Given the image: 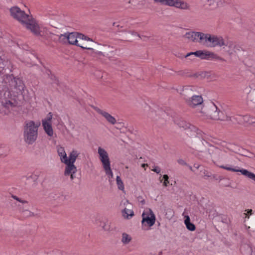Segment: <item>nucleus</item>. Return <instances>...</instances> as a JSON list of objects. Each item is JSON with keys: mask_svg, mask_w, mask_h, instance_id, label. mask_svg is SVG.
Masks as SVG:
<instances>
[{"mask_svg": "<svg viewBox=\"0 0 255 255\" xmlns=\"http://www.w3.org/2000/svg\"><path fill=\"white\" fill-rule=\"evenodd\" d=\"M200 136L198 139L193 140L194 146L196 150L199 152H204L205 148H207V152L212 159L213 162L220 168L233 172H239L238 167L229 164H223L227 161V154L225 150L209 143L204 139L205 133L202 131L197 133Z\"/></svg>", "mask_w": 255, "mask_h": 255, "instance_id": "1", "label": "nucleus"}, {"mask_svg": "<svg viewBox=\"0 0 255 255\" xmlns=\"http://www.w3.org/2000/svg\"><path fill=\"white\" fill-rule=\"evenodd\" d=\"M10 15L14 19L22 24L27 29L35 35H40V30L37 21L31 15L25 13L18 6H13L10 8Z\"/></svg>", "mask_w": 255, "mask_h": 255, "instance_id": "2", "label": "nucleus"}, {"mask_svg": "<svg viewBox=\"0 0 255 255\" xmlns=\"http://www.w3.org/2000/svg\"><path fill=\"white\" fill-rule=\"evenodd\" d=\"M40 123L36 124L33 121L25 122L23 127V139L28 144H32L38 136V129Z\"/></svg>", "mask_w": 255, "mask_h": 255, "instance_id": "3", "label": "nucleus"}, {"mask_svg": "<svg viewBox=\"0 0 255 255\" xmlns=\"http://www.w3.org/2000/svg\"><path fill=\"white\" fill-rule=\"evenodd\" d=\"M200 113L214 120L232 121L231 117L226 116L214 103L208 107L202 108Z\"/></svg>", "mask_w": 255, "mask_h": 255, "instance_id": "4", "label": "nucleus"}, {"mask_svg": "<svg viewBox=\"0 0 255 255\" xmlns=\"http://www.w3.org/2000/svg\"><path fill=\"white\" fill-rule=\"evenodd\" d=\"M201 44L207 46L214 47L217 46H222L225 45L222 37H218L209 33H204L203 41Z\"/></svg>", "mask_w": 255, "mask_h": 255, "instance_id": "5", "label": "nucleus"}, {"mask_svg": "<svg viewBox=\"0 0 255 255\" xmlns=\"http://www.w3.org/2000/svg\"><path fill=\"white\" fill-rule=\"evenodd\" d=\"M197 56L198 57H200L202 59H207V60H211V59H218L221 61H224V60L218 56L217 55L214 54L213 52H210L208 51H202L198 50L195 52H191L188 53L186 55L184 56V57L187 58L190 56Z\"/></svg>", "mask_w": 255, "mask_h": 255, "instance_id": "6", "label": "nucleus"}, {"mask_svg": "<svg viewBox=\"0 0 255 255\" xmlns=\"http://www.w3.org/2000/svg\"><path fill=\"white\" fill-rule=\"evenodd\" d=\"M90 40L88 39H81L83 40V41H80V43H79V46L82 49L90 50L92 51L91 53L92 55L94 57H96L97 58H100L101 56H105V55L101 51L99 52H94L93 47L94 45H95L96 43L90 38Z\"/></svg>", "mask_w": 255, "mask_h": 255, "instance_id": "7", "label": "nucleus"}, {"mask_svg": "<svg viewBox=\"0 0 255 255\" xmlns=\"http://www.w3.org/2000/svg\"><path fill=\"white\" fill-rule=\"evenodd\" d=\"M68 43L71 45H79L78 40L81 39H88L90 40V38L86 35H85L84 34L76 32H73L69 33L68 32Z\"/></svg>", "mask_w": 255, "mask_h": 255, "instance_id": "8", "label": "nucleus"}, {"mask_svg": "<svg viewBox=\"0 0 255 255\" xmlns=\"http://www.w3.org/2000/svg\"><path fill=\"white\" fill-rule=\"evenodd\" d=\"M204 33L200 32L190 31L186 32L184 37L193 42H198L201 44L203 41Z\"/></svg>", "mask_w": 255, "mask_h": 255, "instance_id": "9", "label": "nucleus"}, {"mask_svg": "<svg viewBox=\"0 0 255 255\" xmlns=\"http://www.w3.org/2000/svg\"><path fill=\"white\" fill-rule=\"evenodd\" d=\"M177 125L180 128H182L184 129H191V131H193L194 132H196V134L193 140L194 139H198V136H200L197 133L199 132L201 130L197 129L194 126L191 125L189 123H187L186 121L180 120L177 122Z\"/></svg>", "mask_w": 255, "mask_h": 255, "instance_id": "10", "label": "nucleus"}, {"mask_svg": "<svg viewBox=\"0 0 255 255\" xmlns=\"http://www.w3.org/2000/svg\"><path fill=\"white\" fill-rule=\"evenodd\" d=\"M142 224L146 222L149 227L153 226L155 222V216L153 212L150 209L149 213L143 212L142 214Z\"/></svg>", "mask_w": 255, "mask_h": 255, "instance_id": "11", "label": "nucleus"}, {"mask_svg": "<svg viewBox=\"0 0 255 255\" xmlns=\"http://www.w3.org/2000/svg\"><path fill=\"white\" fill-rule=\"evenodd\" d=\"M100 159L102 163L103 167L110 165V160L107 152L103 148L99 147L98 149Z\"/></svg>", "mask_w": 255, "mask_h": 255, "instance_id": "12", "label": "nucleus"}, {"mask_svg": "<svg viewBox=\"0 0 255 255\" xmlns=\"http://www.w3.org/2000/svg\"><path fill=\"white\" fill-rule=\"evenodd\" d=\"M203 102L201 96L193 95L190 99H188L186 103L190 107L194 108L198 105H201Z\"/></svg>", "mask_w": 255, "mask_h": 255, "instance_id": "13", "label": "nucleus"}, {"mask_svg": "<svg viewBox=\"0 0 255 255\" xmlns=\"http://www.w3.org/2000/svg\"><path fill=\"white\" fill-rule=\"evenodd\" d=\"M195 88L191 86H186L183 87L182 91L180 93L185 99L186 102L188 99H190L193 95Z\"/></svg>", "mask_w": 255, "mask_h": 255, "instance_id": "14", "label": "nucleus"}, {"mask_svg": "<svg viewBox=\"0 0 255 255\" xmlns=\"http://www.w3.org/2000/svg\"><path fill=\"white\" fill-rule=\"evenodd\" d=\"M95 110L98 114L104 117L109 123L112 125H115L117 121L116 119L108 112L104 111L98 108H96Z\"/></svg>", "mask_w": 255, "mask_h": 255, "instance_id": "15", "label": "nucleus"}, {"mask_svg": "<svg viewBox=\"0 0 255 255\" xmlns=\"http://www.w3.org/2000/svg\"><path fill=\"white\" fill-rule=\"evenodd\" d=\"M77 171V167L74 164L68 163L66 164L64 175L65 176H69V174L76 173Z\"/></svg>", "mask_w": 255, "mask_h": 255, "instance_id": "16", "label": "nucleus"}, {"mask_svg": "<svg viewBox=\"0 0 255 255\" xmlns=\"http://www.w3.org/2000/svg\"><path fill=\"white\" fill-rule=\"evenodd\" d=\"M42 126L47 135L50 136H52L53 134V130L52 128L51 123L48 121H44V120H42Z\"/></svg>", "mask_w": 255, "mask_h": 255, "instance_id": "17", "label": "nucleus"}, {"mask_svg": "<svg viewBox=\"0 0 255 255\" xmlns=\"http://www.w3.org/2000/svg\"><path fill=\"white\" fill-rule=\"evenodd\" d=\"M174 7L183 10L189 9L190 8L189 4L182 0H176Z\"/></svg>", "mask_w": 255, "mask_h": 255, "instance_id": "18", "label": "nucleus"}, {"mask_svg": "<svg viewBox=\"0 0 255 255\" xmlns=\"http://www.w3.org/2000/svg\"><path fill=\"white\" fill-rule=\"evenodd\" d=\"M184 223L187 229L190 231H194L196 229L195 225L190 222V219L189 216H185Z\"/></svg>", "mask_w": 255, "mask_h": 255, "instance_id": "19", "label": "nucleus"}, {"mask_svg": "<svg viewBox=\"0 0 255 255\" xmlns=\"http://www.w3.org/2000/svg\"><path fill=\"white\" fill-rule=\"evenodd\" d=\"M255 121V117H251L250 115L244 116L242 118V122L243 123L250 125H254Z\"/></svg>", "mask_w": 255, "mask_h": 255, "instance_id": "20", "label": "nucleus"}, {"mask_svg": "<svg viewBox=\"0 0 255 255\" xmlns=\"http://www.w3.org/2000/svg\"><path fill=\"white\" fill-rule=\"evenodd\" d=\"M79 154V153L77 152V151L74 150H72L69 154L68 163L74 164V163Z\"/></svg>", "mask_w": 255, "mask_h": 255, "instance_id": "21", "label": "nucleus"}, {"mask_svg": "<svg viewBox=\"0 0 255 255\" xmlns=\"http://www.w3.org/2000/svg\"><path fill=\"white\" fill-rule=\"evenodd\" d=\"M240 173L255 182V174L253 173L249 172L247 170L244 169H240Z\"/></svg>", "mask_w": 255, "mask_h": 255, "instance_id": "22", "label": "nucleus"}, {"mask_svg": "<svg viewBox=\"0 0 255 255\" xmlns=\"http://www.w3.org/2000/svg\"><path fill=\"white\" fill-rule=\"evenodd\" d=\"M207 3L212 8H216L222 4V0H207Z\"/></svg>", "mask_w": 255, "mask_h": 255, "instance_id": "23", "label": "nucleus"}, {"mask_svg": "<svg viewBox=\"0 0 255 255\" xmlns=\"http://www.w3.org/2000/svg\"><path fill=\"white\" fill-rule=\"evenodd\" d=\"M123 216L127 219H128L129 217H132L134 215L133 211L129 209L125 208L122 210Z\"/></svg>", "mask_w": 255, "mask_h": 255, "instance_id": "24", "label": "nucleus"}, {"mask_svg": "<svg viewBox=\"0 0 255 255\" xmlns=\"http://www.w3.org/2000/svg\"><path fill=\"white\" fill-rule=\"evenodd\" d=\"M103 168L105 171L106 174L109 178V180H110V179L113 178L114 176L112 170L111 168V164L103 167Z\"/></svg>", "mask_w": 255, "mask_h": 255, "instance_id": "25", "label": "nucleus"}, {"mask_svg": "<svg viewBox=\"0 0 255 255\" xmlns=\"http://www.w3.org/2000/svg\"><path fill=\"white\" fill-rule=\"evenodd\" d=\"M131 240V238L128 234L124 233L122 234V242L124 244H128Z\"/></svg>", "mask_w": 255, "mask_h": 255, "instance_id": "26", "label": "nucleus"}, {"mask_svg": "<svg viewBox=\"0 0 255 255\" xmlns=\"http://www.w3.org/2000/svg\"><path fill=\"white\" fill-rule=\"evenodd\" d=\"M100 226L106 231H110L111 230L110 225L108 224V221H101Z\"/></svg>", "mask_w": 255, "mask_h": 255, "instance_id": "27", "label": "nucleus"}, {"mask_svg": "<svg viewBox=\"0 0 255 255\" xmlns=\"http://www.w3.org/2000/svg\"><path fill=\"white\" fill-rule=\"evenodd\" d=\"M1 103L2 105L5 108H9L10 107L13 106V104L11 101L6 99L2 100Z\"/></svg>", "mask_w": 255, "mask_h": 255, "instance_id": "28", "label": "nucleus"}, {"mask_svg": "<svg viewBox=\"0 0 255 255\" xmlns=\"http://www.w3.org/2000/svg\"><path fill=\"white\" fill-rule=\"evenodd\" d=\"M68 32L65 33L64 34H61L59 36V41L60 42L63 43H66L68 42Z\"/></svg>", "mask_w": 255, "mask_h": 255, "instance_id": "29", "label": "nucleus"}, {"mask_svg": "<svg viewBox=\"0 0 255 255\" xmlns=\"http://www.w3.org/2000/svg\"><path fill=\"white\" fill-rule=\"evenodd\" d=\"M116 182L119 189L123 191L124 190V185L123 182L119 176H117Z\"/></svg>", "mask_w": 255, "mask_h": 255, "instance_id": "30", "label": "nucleus"}, {"mask_svg": "<svg viewBox=\"0 0 255 255\" xmlns=\"http://www.w3.org/2000/svg\"><path fill=\"white\" fill-rule=\"evenodd\" d=\"M245 212H246L243 213L242 215V217L243 218L244 220V222H245L249 219L250 215L252 214V210H246Z\"/></svg>", "mask_w": 255, "mask_h": 255, "instance_id": "31", "label": "nucleus"}, {"mask_svg": "<svg viewBox=\"0 0 255 255\" xmlns=\"http://www.w3.org/2000/svg\"><path fill=\"white\" fill-rule=\"evenodd\" d=\"M57 151L58 152V154L59 156H61L62 155H64V153H66L64 147H61V146H57Z\"/></svg>", "mask_w": 255, "mask_h": 255, "instance_id": "32", "label": "nucleus"}, {"mask_svg": "<svg viewBox=\"0 0 255 255\" xmlns=\"http://www.w3.org/2000/svg\"><path fill=\"white\" fill-rule=\"evenodd\" d=\"M60 157V160L62 162L65 163V164L68 163V158L67 156L66 153H64V155H62Z\"/></svg>", "mask_w": 255, "mask_h": 255, "instance_id": "33", "label": "nucleus"}, {"mask_svg": "<svg viewBox=\"0 0 255 255\" xmlns=\"http://www.w3.org/2000/svg\"><path fill=\"white\" fill-rule=\"evenodd\" d=\"M176 2V0H165V5L170 6H174Z\"/></svg>", "mask_w": 255, "mask_h": 255, "instance_id": "34", "label": "nucleus"}, {"mask_svg": "<svg viewBox=\"0 0 255 255\" xmlns=\"http://www.w3.org/2000/svg\"><path fill=\"white\" fill-rule=\"evenodd\" d=\"M163 178L164 180V181L163 182V185L165 187H167L168 186V184H169V177L168 175L164 174L163 176Z\"/></svg>", "mask_w": 255, "mask_h": 255, "instance_id": "35", "label": "nucleus"}, {"mask_svg": "<svg viewBox=\"0 0 255 255\" xmlns=\"http://www.w3.org/2000/svg\"><path fill=\"white\" fill-rule=\"evenodd\" d=\"M17 81H18L19 82V83H20V82H21V81L19 79H17L16 80L15 78L13 79V82L15 83V84L14 85V86L15 88H18V89L19 90H21V89H20V87H21V89H23L22 86H20V85L18 86L17 85ZM12 83H13L12 80Z\"/></svg>", "mask_w": 255, "mask_h": 255, "instance_id": "36", "label": "nucleus"}, {"mask_svg": "<svg viewBox=\"0 0 255 255\" xmlns=\"http://www.w3.org/2000/svg\"><path fill=\"white\" fill-rule=\"evenodd\" d=\"M23 213L24 216L27 217L33 216L34 215V214L32 212L27 210L23 211Z\"/></svg>", "mask_w": 255, "mask_h": 255, "instance_id": "37", "label": "nucleus"}, {"mask_svg": "<svg viewBox=\"0 0 255 255\" xmlns=\"http://www.w3.org/2000/svg\"><path fill=\"white\" fill-rule=\"evenodd\" d=\"M203 174L205 177H211L212 176V174L211 172H208L207 170H204Z\"/></svg>", "mask_w": 255, "mask_h": 255, "instance_id": "38", "label": "nucleus"}, {"mask_svg": "<svg viewBox=\"0 0 255 255\" xmlns=\"http://www.w3.org/2000/svg\"><path fill=\"white\" fill-rule=\"evenodd\" d=\"M152 170L157 174H159L161 171V169L160 167H159L158 166H154L153 169H152Z\"/></svg>", "mask_w": 255, "mask_h": 255, "instance_id": "39", "label": "nucleus"}, {"mask_svg": "<svg viewBox=\"0 0 255 255\" xmlns=\"http://www.w3.org/2000/svg\"><path fill=\"white\" fill-rule=\"evenodd\" d=\"M52 118V114L51 113H49L47 115V120H45L44 121H48V122H50L51 123Z\"/></svg>", "mask_w": 255, "mask_h": 255, "instance_id": "40", "label": "nucleus"}, {"mask_svg": "<svg viewBox=\"0 0 255 255\" xmlns=\"http://www.w3.org/2000/svg\"><path fill=\"white\" fill-rule=\"evenodd\" d=\"M114 64L115 65H118L119 66H121V65H122V62L118 59L114 60Z\"/></svg>", "mask_w": 255, "mask_h": 255, "instance_id": "41", "label": "nucleus"}, {"mask_svg": "<svg viewBox=\"0 0 255 255\" xmlns=\"http://www.w3.org/2000/svg\"><path fill=\"white\" fill-rule=\"evenodd\" d=\"M128 32L132 35H137L139 37L141 38L140 35L134 31H129Z\"/></svg>", "mask_w": 255, "mask_h": 255, "instance_id": "42", "label": "nucleus"}, {"mask_svg": "<svg viewBox=\"0 0 255 255\" xmlns=\"http://www.w3.org/2000/svg\"><path fill=\"white\" fill-rule=\"evenodd\" d=\"M155 2H160L162 4L165 5V0H154Z\"/></svg>", "mask_w": 255, "mask_h": 255, "instance_id": "43", "label": "nucleus"}, {"mask_svg": "<svg viewBox=\"0 0 255 255\" xmlns=\"http://www.w3.org/2000/svg\"><path fill=\"white\" fill-rule=\"evenodd\" d=\"M214 179L217 180L218 179L221 180V179L220 178L219 176H218L217 175L215 174H212V177Z\"/></svg>", "mask_w": 255, "mask_h": 255, "instance_id": "44", "label": "nucleus"}, {"mask_svg": "<svg viewBox=\"0 0 255 255\" xmlns=\"http://www.w3.org/2000/svg\"><path fill=\"white\" fill-rule=\"evenodd\" d=\"M178 163L182 165H187V164L185 162L184 160H183L182 159H180V160H178Z\"/></svg>", "mask_w": 255, "mask_h": 255, "instance_id": "45", "label": "nucleus"}, {"mask_svg": "<svg viewBox=\"0 0 255 255\" xmlns=\"http://www.w3.org/2000/svg\"><path fill=\"white\" fill-rule=\"evenodd\" d=\"M11 197H12V198L13 199H14L15 200H16V201H17L18 202L20 201V199L19 198H18V197H17L16 196H15V195H12Z\"/></svg>", "mask_w": 255, "mask_h": 255, "instance_id": "46", "label": "nucleus"}, {"mask_svg": "<svg viewBox=\"0 0 255 255\" xmlns=\"http://www.w3.org/2000/svg\"><path fill=\"white\" fill-rule=\"evenodd\" d=\"M75 173H72V174H69V176H70L71 180H72V181L74 179V178H75Z\"/></svg>", "mask_w": 255, "mask_h": 255, "instance_id": "47", "label": "nucleus"}, {"mask_svg": "<svg viewBox=\"0 0 255 255\" xmlns=\"http://www.w3.org/2000/svg\"><path fill=\"white\" fill-rule=\"evenodd\" d=\"M194 167L196 168V169H199L200 165L198 164L195 163L193 165Z\"/></svg>", "mask_w": 255, "mask_h": 255, "instance_id": "48", "label": "nucleus"}, {"mask_svg": "<svg viewBox=\"0 0 255 255\" xmlns=\"http://www.w3.org/2000/svg\"><path fill=\"white\" fill-rule=\"evenodd\" d=\"M19 202H21V203H23V204H24V203H28V202H27V201H26V200H22V199H20V201H19Z\"/></svg>", "mask_w": 255, "mask_h": 255, "instance_id": "49", "label": "nucleus"}, {"mask_svg": "<svg viewBox=\"0 0 255 255\" xmlns=\"http://www.w3.org/2000/svg\"><path fill=\"white\" fill-rule=\"evenodd\" d=\"M109 60H110L112 62H113V63L114 62V59L112 57H109Z\"/></svg>", "mask_w": 255, "mask_h": 255, "instance_id": "50", "label": "nucleus"}, {"mask_svg": "<svg viewBox=\"0 0 255 255\" xmlns=\"http://www.w3.org/2000/svg\"><path fill=\"white\" fill-rule=\"evenodd\" d=\"M189 169L191 170V171H193V169H192V167L191 166H189Z\"/></svg>", "mask_w": 255, "mask_h": 255, "instance_id": "51", "label": "nucleus"}, {"mask_svg": "<svg viewBox=\"0 0 255 255\" xmlns=\"http://www.w3.org/2000/svg\"><path fill=\"white\" fill-rule=\"evenodd\" d=\"M141 202H142V204H144V203H145V201H144V200H142V201H141Z\"/></svg>", "mask_w": 255, "mask_h": 255, "instance_id": "52", "label": "nucleus"}, {"mask_svg": "<svg viewBox=\"0 0 255 255\" xmlns=\"http://www.w3.org/2000/svg\"><path fill=\"white\" fill-rule=\"evenodd\" d=\"M126 203H127V204H129L128 200H127Z\"/></svg>", "mask_w": 255, "mask_h": 255, "instance_id": "53", "label": "nucleus"}, {"mask_svg": "<svg viewBox=\"0 0 255 255\" xmlns=\"http://www.w3.org/2000/svg\"><path fill=\"white\" fill-rule=\"evenodd\" d=\"M146 165V164H143L142 165V166H145Z\"/></svg>", "mask_w": 255, "mask_h": 255, "instance_id": "54", "label": "nucleus"}, {"mask_svg": "<svg viewBox=\"0 0 255 255\" xmlns=\"http://www.w3.org/2000/svg\"><path fill=\"white\" fill-rule=\"evenodd\" d=\"M190 57H191V58H190L191 59V60H192V57H193V56H192V57H191V56H190Z\"/></svg>", "mask_w": 255, "mask_h": 255, "instance_id": "55", "label": "nucleus"}, {"mask_svg": "<svg viewBox=\"0 0 255 255\" xmlns=\"http://www.w3.org/2000/svg\"><path fill=\"white\" fill-rule=\"evenodd\" d=\"M190 57H191V58H190L191 59V60H192V57H193V56H192V57H191V56H190Z\"/></svg>", "mask_w": 255, "mask_h": 255, "instance_id": "56", "label": "nucleus"}, {"mask_svg": "<svg viewBox=\"0 0 255 255\" xmlns=\"http://www.w3.org/2000/svg\"><path fill=\"white\" fill-rule=\"evenodd\" d=\"M57 85H58V81H57V83H56Z\"/></svg>", "mask_w": 255, "mask_h": 255, "instance_id": "57", "label": "nucleus"}, {"mask_svg": "<svg viewBox=\"0 0 255 255\" xmlns=\"http://www.w3.org/2000/svg\"><path fill=\"white\" fill-rule=\"evenodd\" d=\"M170 212H172V211L171 210H169Z\"/></svg>", "mask_w": 255, "mask_h": 255, "instance_id": "58", "label": "nucleus"}]
</instances>
